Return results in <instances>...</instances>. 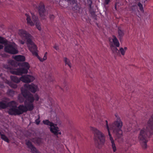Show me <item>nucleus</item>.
<instances>
[{
    "instance_id": "obj_46",
    "label": "nucleus",
    "mask_w": 153,
    "mask_h": 153,
    "mask_svg": "<svg viewBox=\"0 0 153 153\" xmlns=\"http://www.w3.org/2000/svg\"><path fill=\"white\" fill-rule=\"evenodd\" d=\"M47 54H48L47 52H45V54L44 56H47Z\"/></svg>"
},
{
    "instance_id": "obj_29",
    "label": "nucleus",
    "mask_w": 153,
    "mask_h": 153,
    "mask_svg": "<svg viewBox=\"0 0 153 153\" xmlns=\"http://www.w3.org/2000/svg\"><path fill=\"white\" fill-rule=\"evenodd\" d=\"M137 6L139 7L140 10L142 12H143L144 10L143 7V5L140 2H139L137 4Z\"/></svg>"
},
{
    "instance_id": "obj_8",
    "label": "nucleus",
    "mask_w": 153,
    "mask_h": 153,
    "mask_svg": "<svg viewBox=\"0 0 153 153\" xmlns=\"http://www.w3.org/2000/svg\"><path fill=\"white\" fill-rule=\"evenodd\" d=\"M42 122L44 124L50 126V131L55 135H57L61 134V132H59L58 128L55 126L53 123L50 122L49 120H43Z\"/></svg>"
},
{
    "instance_id": "obj_1",
    "label": "nucleus",
    "mask_w": 153,
    "mask_h": 153,
    "mask_svg": "<svg viewBox=\"0 0 153 153\" xmlns=\"http://www.w3.org/2000/svg\"><path fill=\"white\" fill-rule=\"evenodd\" d=\"M21 91V94L26 100L24 102L25 105L21 104L17 107L18 115L22 114L28 111H32L34 108L33 103L34 100L38 101L39 99L37 94H36L33 96L32 94L29 93L27 89L22 88Z\"/></svg>"
},
{
    "instance_id": "obj_6",
    "label": "nucleus",
    "mask_w": 153,
    "mask_h": 153,
    "mask_svg": "<svg viewBox=\"0 0 153 153\" xmlns=\"http://www.w3.org/2000/svg\"><path fill=\"white\" fill-rule=\"evenodd\" d=\"M20 67L11 71V73L14 74L18 75H21L22 74H27L28 72V69L30 68L29 64L26 62H25L19 64Z\"/></svg>"
},
{
    "instance_id": "obj_45",
    "label": "nucleus",
    "mask_w": 153,
    "mask_h": 153,
    "mask_svg": "<svg viewBox=\"0 0 153 153\" xmlns=\"http://www.w3.org/2000/svg\"><path fill=\"white\" fill-rule=\"evenodd\" d=\"M124 49L125 51H126L127 49V48L126 47H125L124 48Z\"/></svg>"
},
{
    "instance_id": "obj_14",
    "label": "nucleus",
    "mask_w": 153,
    "mask_h": 153,
    "mask_svg": "<svg viewBox=\"0 0 153 153\" xmlns=\"http://www.w3.org/2000/svg\"><path fill=\"white\" fill-rule=\"evenodd\" d=\"M26 144L28 148L30 149L31 152L32 153H40L39 152L30 141L26 142Z\"/></svg>"
},
{
    "instance_id": "obj_9",
    "label": "nucleus",
    "mask_w": 153,
    "mask_h": 153,
    "mask_svg": "<svg viewBox=\"0 0 153 153\" xmlns=\"http://www.w3.org/2000/svg\"><path fill=\"white\" fill-rule=\"evenodd\" d=\"M4 50L5 52L11 54H15L18 53L16 45L15 43H8L6 45H4Z\"/></svg>"
},
{
    "instance_id": "obj_35",
    "label": "nucleus",
    "mask_w": 153,
    "mask_h": 153,
    "mask_svg": "<svg viewBox=\"0 0 153 153\" xmlns=\"http://www.w3.org/2000/svg\"><path fill=\"white\" fill-rule=\"evenodd\" d=\"M18 99L21 102H22L24 101V98L22 97L19 96L18 97Z\"/></svg>"
},
{
    "instance_id": "obj_30",
    "label": "nucleus",
    "mask_w": 153,
    "mask_h": 153,
    "mask_svg": "<svg viewBox=\"0 0 153 153\" xmlns=\"http://www.w3.org/2000/svg\"><path fill=\"white\" fill-rule=\"evenodd\" d=\"M120 51L122 55L124 56L125 53V51L124 48H121L119 50V52Z\"/></svg>"
},
{
    "instance_id": "obj_33",
    "label": "nucleus",
    "mask_w": 153,
    "mask_h": 153,
    "mask_svg": "<svg viewBox=\"0 0 153 153\" xmlns=\"http://www.w3.org/2000/svg\"><path fill=\"white\" fill-rule=\"evenodd\" d=\"M35 122H36V124L37 125H38L39 124L40 122V116H39V115H38V118L37 119H36V120H35Z\"/></svg>"
},
{
    "instance_id": "obj_5",
    "label": "nucleus",
    "mask_w": 153,
    "mask_h": 153,
    "mask_svg": "<svg viewBox=\"0 0 153 153\" xmlns=\"http://www.w3.org/2000/svg\"><path fill=\"white\" fill-rule=\"evenodd\" d=\"M91 129L94 133L95 142L100 148L101 146L100 145H103L105 142V136L101 132L94 128L91 127Z\"/></svg>"
},
{
    "instance_id": "obj_38",
    "label": "nucleus",
    "mask_w": 153,
    "mask_h": 153,
    "mask_svg": "<svg viewBox=\"0 0 153 153\" xmlns=\"http://www.w3.org/2000/svg\"><path fill=\"white\" fill-rule=\"evenodd\" d=\"M53 48L56 50H58L59 49L58 46L56 44L54 45Z\"/></svg>"
},
{
    "instance_id": "obj_26",
    "label": "nucleus",
    "mask_w": 153,
    "mask_h": 153,
    "mask_svg": "<svg viewBox=\"0 0 153 153\" xmlns=\"http://www.w3.org/2000/svg\"><path fill=\"white\" fill-rule=\"evenodd\" d=\"M0 136L2 140H4V141L7 143H9V140L5 135L2 134H1V135Z\"/></svg>"
},
{
    "instance_id": "obj_24",
    "label": "nucleus",
    "mask_w": 153,
    "mask_h": 153,
    "mask_svg": "<svg viewBox=\"0 0 153 153\" xmlns=\"http://www.w3.org/2000/svg\"><path fill=\"white\" fill-rule=\"evenodd\" d=\"M8 42L7 40L4 38L0 36V43L6 45Z\"/></svg>"
},
{
    "instance_id": "obj_18",
    "label": "nucleus",
    "mask_w": 153,
    "mask_h": 153,
    "mask_svg": "<svg viewBox=\"0 0 153 153\" xmlns=\"http://www.w3.org/2000/svg\"><path fill=\"white\" fill-rule=\"evenodd\" d=\"M112 37L113 39L112 40L114 45L115 46L117 47H119L120 45V44L118 39L114 35H113Z\"/></svg>"
},
{
    "instance_id": "obj_13",
    "label": "nucleus",
    "mask_w": 153,
    "mask_h": 153,
    "mask_svg": "<svg viewBox=\"0 0 153 153\" xmlns=\"http://www.w3.org/2000/svg\"><path fill=\"white\" fill-rule=\"evenodd\" d=\"M24 87L25 88H27L30 91L33 93H35L36 92L38 88L36 85L33 84H25L24 85Z\"/></svg>"
},
{
    "instance_id": "obj_11",
    "label": "nucleus",
    "mask_w": 153,
    "mask_h": 153,
    "mask_svg": "<svg viewBox=\"0 0 153 153\" xmlns=\"http://www.w3.org/2000/svg\"><path fill=\"white\" fill-rule=\"evenodd\" d=\"M35 7L36 8V10H38L39 14L42 18L43 19H45V9L44 5L41 4L38 7L37 6H35Z\"/></svg>"
},
{
    "instance_id": "obj_12",
    "label": "nucleus",
    "mask_w": 153,
    "mask_h": 153,
    "mask_svg": "<svg viewBox=\"0 0 153 153\" xmlns=\"http://www.w3.org/2000/svg\"><path fill=\"white\" fill-rule=\"evenodd\" d=\"M21 81L23 82L29 83L33 82L35 78L34 77L29 75H26L22 76L21 77Z\"/></svg>"
},
{
    "instance_id": "obj_34",
    "label": "nucleus",
    "mask_w": 153,
    "mask_h": 153,
    "mask_svg": "<svg viewBox=\"0 0 153 153\" xmlns=\"http://www.w3.org/2000/svg\"><path fill=\"white\" fill-rule=\"evenodd\" d=\"M55 18V16L54 15L51 14L50 15V19L51 20L53 21V20Z\"/></svg>"
},
{
    "instance_id": "obj_37",
    "label": "nucleus",
    "mask_w": 153,
    "mask_h": 153,
    "mask_svg": "<svg viewBox=\"0 0 153 153\" xmlns=\"http://www.w3.org/2000/svg\"><path fill=\"white\" fill-rule=\"evenodd\" d=\"M41 140L40 138H38L36 140V143L39 144L41 143Z\"/></svg>"
},
{
    "instance_id": "obj_40",
    "label": "nucleus",
    "mask_w": 153,
    "mask_h": 153,
    "mask_svg": "<svg viewBox=\"0 0 153 153\" xmlns=\"http://www.w3.org/2000/svg\"><path fill=\"white\" fill-rule=\"evenodd\" d=\"M94 95L93 96L91 95H90L91 98H92L93 99H94V97L96 98L95 95V94H94Z\"/></svg>"
},
{
    "instance_id": "obj_7",
    "label": "nucleus",
    "mask_w": 153,
    "mask_h": 153,
    "mask_svg": "<svg viewBox=\"0 0 153 153\" xmlns=\"http://www.w3.org/2000/svg\"><path fill=\"white\" fill-rule=\"evenodd\" d=\"M33 21L31 20L30 16L27 13L25 15L27 17V22L28 25L31 26H33L34 24L36 25L37 28L39 30H41V29L40 25L39 23V20L38 17L35 15L34 13H31Z\"/></svg>"
},
{
    "instance_id": "obj_25",
    "label": "nucleus",
    "mask_w": 153,
    "mask_h": 153,
    "mask_svg": "<svg viewBox=\"0 0 153 153\" xmlns=\"http://www.w3.org/2000/svg\"><path fill=\"white\" fill-rule=\"evenodd\" d=\"M64 61L65 62V65H67L70 68H71V65L69 60L66 57H64Z\"/></svg>"
},
{
    "instance_id": "obj_27",
    "label": "nucleus",
    "mask_w": 153,
    "mask_h": 153,
    "mask_svg": "<svg viewBox=\"0 0 153 153\" xmlns=\"http://www.w3.org/2000/svg\"><path fill=\"white\" fill-rule=\"evenodd\" d=\"M118 36H119V38L121 39L124 36V33L123 32V30H121L120 29H118Z\"/></svg>"
},
{
    "instance_id": "obj_48",
    "label": "nucleus",
    "mask_w": 153,
    "mask_h": 153,
    "mask_svg": "<svg viewBox=\"0 0 153 153\" xmlns=\"http://www.w3.org/2000/svg\"><path fill=\"white\" fill-rule=\"evenodd\" d=\"M1 134H2L1 132L0 131V135H1Z\"/></svg>"
},
{
    "instance_id": "obj_32",
    "label": "nucleus",
    "mask_w": 153,
    "mask_h": 153,
    "mask_svg": "<svg viewBox=\"0 0 153 153\" xmlns=\"http://www.w3.org/2000/svg\"><path fill=\"white\" fill-rule=\"evenodd\" d=\"M10 64L13 66H15L17 65V63L13 60L11 61L10 62Z\"/></svg>"
},
{
    "instance_id": "obj_22",
    "label": "nucleus",
    "mask_w": 153,
    "mask_h": 153,
    "mask_svg": "<svg viewBox=\"0 0 153 153\" xmlns=\"http://www.w3.org/2000/svg\"><path fill=\"white\" fill-rule=\"evenodd\" d=\"M17 102L14 101H12L7 102V106L11 107H17Z\"/></svg>"
},
{
    "instance_id": "obj_42",
    "label": "nucleus",
    "mask_w": 153,
    "mask_h": 153,
    "mask_svg": "<svg viewBox=\"0 0 153 153\" xmlns=\"http://www.w3.org/2000/svg\"><path fill=\"white\" fill-rule=\"evenodd\" d=\"M56 89H58V88H60L61 89H63V88H61L59 86H56Z\"/></svg>"
},
{
    "instance_id": "obj_16",
    "label": "nucleus",
    "mask_w": 153,
    "mask_h": 153,
    "mask_svg": "<svg viewBox=\"0 0 153 153\" xmlns=\"http://www.w3.org/2000/svg\"><path fill=\"white\" fill-rule=\"evenodd\" d=\"M97 108V107L95 106L94 110L92 111V112H91V114H90L92 119H93L94 117H96L98 116L99 111Z\"/></svg>"
},
{
    "instance_id": "obj_20",
    "label": "nucleus",
    "mask_w": 153,
    "mask_h": 153,
    "mask_svg": "<svg viewBox=\"0 0 153 153\" xmlns=\"http://www.w3.org/2000/svg\"><path fill=\"white\" fill-rule=\"evenodd\" d=\"M8 107L7 102L4 100L0 102V109H5Z\"/></svg>"
},
{
    "instance_id": "obj_28",
    "label": "nucleus",
    "mask_w": 153,
    "mask_h": 153,
    "mask_svg": "<svg viewBox=\"0 0 153 153\" xmlns=\"http://www.w3.org/2000/svg\"><path fill=\"white\" fill-rule=\"evenodd\" d=\"M67 1L69 2H70V3H71L72 4H76V5L75 7H74V8L76 9H77L78 8V6L76 4V0H67Z\"/></svg>"
},
{
    "instance_id": "obj_4",
    "label": "nucleus",
    "mask_w": 153,
    "mask_h": 153,
    "mask_svg": "<svg viewBox=\"0 0 153 153\" xmlns=\"http://www.w3.org/2000/svg\"><path fill=\"white\" fill-rule=\"evenodd\" d=\"M24 38L27 40V43L29 47V49L32 53L33 55L36 56L39 59L41 62H43L47 59V56H44L43 58H41L38 55L37 52V48L36 45L31 40V36L30 34H27L26 37Z\"/></svg>"
},
{
    "instance_id": "obj_15",
    "label": "nucleus",
    "mask_w": 153,
    "mask_h": 153,
    "mask_svg": "<svg viewBox=\"0 0 153 153\" xmlns=\"http://www.w3.org/2000/svg\"><path fill=\"white\" fill-rule=\"evenodd\" d=\"M8 113L10 115H18L17 107L10 108L8 111Z\"/></svg>"
},
{
    "instance_id": "obj_3",
    "label": "nucleus",
    "mask_w": 153,
    "mask_h": 153,
    "mask_svg": "<svg viewBox=\"0 0 153 153\" xmlns=\"http://www.w3.org/2000/svg\"><path fill=\"white\" fill-rule=\"evenodd\" d=\"M153 134V114L149 119L146 128L142 129L140 132L138 138L140 145L143 149L147 147V143L148 141V137L150 138Z\"/></svg>"
},
{
    "instance_id": "obj_39",
    "label": "nucleus",
    "mask_w": 153,
    "mask_h": 153,
    "mask_svg": "<svg viewBox=\"0 0 153 153\" xmlns=\"http://www.w3.org/2000/svg\"><path fill=\"white\" fill-rule=\"evenodd\" d=\"M10 86L14 88H16L17 87V85L16 84H14V85H12L11 84L10 85Z\"/></svg>"
},
{
    "instance_id": "obj_17",
    "label": "nucleus",
    "mask_w": 153,
    "mask_h": 153,
    "mask_svg": "<svg viewBox=\"0 0 153 153\" xmlns=\"http://www.w3.org/2000/svg\"><path fill=\"white\" fill-rule=\"evenodd\" d=\"M14 59L18 61L23 62L25 60V57L22 55H18L15 56Z\"/></svg>"
},
{
    "instance_id": "obj_47",
    "label": "nucleus",
    "mask_w": 153,
    "mask_h": 153,
    "mask_svg": "<svg viewBox=\"0 0 153 153\" xmlns=\"http://www.w3.org/2000/svg\"><path fill=\"white\" fill-rule=\"evenodd\" d=\"M115 9H116V5H115Z\"/></svg>"
},
{
    "instance_id": "obj_43",
    "label": "nucleus",
    "mask_w": 153,
    "mask_h": 153,
    "mask_svg": "<svg viewBox=\"0 0 153 153\" xmlns=\"http://www.w3.org/2000/svg\"><path fill=\"white\" fill-rule=\"evenodd\" d=\"M3 46L2 45H0V49H3Z\"/></svg>"
},
{
    "instance_id": "obj_41",
    "label": "nucleus",
    "mask_w": 153,
    "mask_h": 153,
    "mask_svg": "<svg viewBox=\"0 0 153 153\" xmlns=\"http://www.w3.org/2000/svg\"><path fill=\"white\" fill-rule=\"evenodd\" d=\"M4 67L6 69H8L9 67L7 65H4Z\"/></svg>"
},
{
    "instance_id": "obj_21",
    "label": "nucleus",
    "mask_w": 153,
    "mask_h": 153,
    "mask_svg": "<svg viewBox=\"0 0 153 153\" xmlns=\"http://www.w3.org/2000/svg\"><path fill=\"white\" fill-rule=\"evenodd\" d=\"M10 79L11 80L16 83H19L21 81V77L19 79L16 76H10Z\"/></svg>"
},
{
    "instance_id": "obj_23",
    "label": "nucleus",
    "mask_w": 153,
    "mask_h": 153,
    "mask_svg": "<svg viewBox=\"0 0 153 153\" xmlns=\"http://www.w3.org/2000/svg\"><path fill=\"white\" fill-rule=\"evenodd\" d=\"M7 95L9 97H13L15 94V91L13 90L9 89L7 92Z\"/></svg>"
},
{
    "instance_id": "obj_31",
    "label": "nucleus",
    "mask_w": 153,
    "mask_h": 153,
    "mask_svg": "<svg viewBox=\"0 0 153 153\" xmlns=\"http://www.w3.org/2000/svg\"><path fill=\"white\" fill-rule=\"evenodd\" d=\"M87 2L88 4L89 7L91 8V5H92V0H87Z\"/></svg>"
},
{
    "instance_id": "obj_19",
    "label": "nucleus",
    "mask_w": 153,
    "mask_h": 153,
    "mask_svg": "<svg viewBox=\"0 0 153 153\" xmlns=\"http://www.w3.org/2000/svg\"><path fill=\"white\" fill-rule=\"evenodd\" d=\"M110 47L114 53L117 55H120V53L119 52V50L117 48L114 47L112 44H111L110 43Z\"/></svg>"
},
{
    "instance_id": "obj_44",
    "label": "nucleus",
    "mask_w": 153,
    "mask_h": 153,
    "mask_svg": "<svg viewBox=\"0 0 153 153\" xmlns=\"http://www.w3.org/2000/svg\"><path fill=\"white\" fill-rule=\"evenodd\" d=\"M67 87L68 86L66 85L64 87V89H65L66 90H67Z\"/></svg>"
},
{
    "instance_id": "obj_36",
    "label": "nucleus",
    "mask_w": 153,
    "mask_h": 153,
    "mask_svg": "<svg viewBox=\"0 0 153 153\" xmlns=\"http://www.w3.org/2000/svg\"><path fill=\"white\" fill-rule=\"evenodd\" d=\"M111 0H105L104 4L105 5H108L109 4V3L110 2Z\"/></svg>"
},
{
    "instance_id": "obj_10",
    "label": "nucleus",
    "mask_w": 153,
    "mask_h": 153,
    "mask_svg": "<svg viewBox=\"0 0 153 153\" xmlns=\"http://www.w3.org/2000/svg\"><path fill=\"white\" fill-rule=\"evenodd\" d=\"M19 36H21V38L23 40H20L19 42H20V43L22 45H23L25 43V41H26L27 46L28 48H29V47L28 46L27 43V40L26 39H25L24 38V37H26L27 36V34H30L31 36V40L32 41V38H33L32 36L30 33H29L27 32L26 31H25L24 30H22V29L20 30H19Z\"/></svg>"
},
{
    "instance_id": "obj_49",
    "label": "nucleus",
    "mask_w": 153,
    "mask_h": 153,
    "mask_svg": "<svg viewBox=\"0 0 153 153\" xmlns=\"http://www.w3.org/2000/svg\"><path fill=\"white\" fill-rule=\"evenodd\" d=\"M91 14H92V13H93V12H91Z\"/></svg>"
},
{
    "instance_id": "obj_2",
    "label": "nucleus",
    "mask_w": 153,
    "mask_h": 153,
    "mask_svg": "<svg viewBox=\"0 0 153 153\" xmlns=\"http://www.w3.org/2000/svg\"><path fill=\"white\" fill-rule=\"evenodd\" d=\"M115 116L117 118L116 120L112 124L108 125L107 121H105L106 128L108 131L109 139L111 144V146L114 152H116L117 149L114 140L110 134V130H112L118 138H121L123 134L122 131L121 129L123 125L122 122L117 114H115Z\"/></svg>"
},
{
    "instance_id": "obj_50",
    "label": "nucleus",
    "mask_w": 153,
    "mask_h": 153,
    "mask_svg": "<svg viewBox=\"0 0 153 153\" xmlns=\"http://www.w3.org/2000/svg\"><path fill=\"white\" fill-rule=\"evenodd\" d=\"M1 2L0 1V4H1Z\"/></svg>"
}]
</instances>
